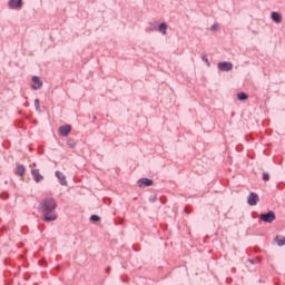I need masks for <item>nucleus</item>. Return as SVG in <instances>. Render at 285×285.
<instances>
[{
  "mask_svg": "<svg viewBox=\"0 0 285 285\" xmlns=\"http://www.w3.org/2000/svg\"><path fill=\"white\" fill-rule=\"evenodd\" d=\"M40 210L45 222H57V200L55 198H45L40 204Z\"/></svg>",
  "mask_w": 285,
  "mask_h": 285,
  "instance_id": "1",
  "label": "nucleus"
},
{
  "mask_svg": "<svg viewBox=\"0 0 285 285\" xmlns=\"http://www.w3.org/2000/svg\"><path fill=\"white\" fill-rule=\"evenodd\" d=\"M259 219L262 222H265V224H273V222H275L276 219L275 212H268L266 214H262L259 216Z\"/></svg>",
  "mask_w": 285,
  "mask_h": 285,
  "instance_id": "2",
  "label": "nucleus"
},
{
  "mask_svg": "<svg viewBox=\"0 0 285 285\" xmlns=\"http://www.w3.org/2000/svg\"><path fill=\"white\" fill-rule=\"evenodd\" d=\"M9 10H21L23 8V0H9Z\"/></svg>",
  "mask_w": 285,
  "mask_h": 285,
  "instance_id": "3",
  "label": "nucleus"
},
{
  "mask_svg": "<svg viewBox=\"0 0 285 285\" xmlns=\"http://www.w3.org/2000/svg\"><path fill=\"white\" fill-rule=\"evenodd\" d=\"M217 68L220 72H230L233 70V63L228 61L218 62Z\"/></svg>",
  "mask_w": 285,
  "mask_h": 285,
  "instance_id": "4",
  "label": "nucleus"
},
{
  "mask_svg": "<svg viewBox=\"0 0 285 285\" xmlns=\"http://www.w3.org/2000/svg\"><path fill=\"white\" fill-rule=\"evenodd\" d=\"M258 203H259V195H257L256 193H250L247 198V204L249 206H257Z\"/></svg>",
  "mask_w": 285,
  "mask_h": 285,
  "instance_id": "5",
  "label": "nucleus"
},
{
  "mask_svg": "<svg viewBox=\"0 0 285 285\" xmlns=\"http://www.w3.org/2000/svg\"><path fill=\"white\" fill-rule=\"evenodd\" d=\"M31 81H33V83H36V85L31 86V88L33 90H39V89L43 88V82L41 81V79L38 76H33L31 78Z\"/></svg>",
  "mask_w": 285,
  "mask_h": 285,
  "instance_id": "6",
  "label": "nucleus"
},
{
  "mask_svg": "<svg viewBox=\"0 0 285 285\" xmlns=\"http://www.w3.org/2000/svg\"><path fill=\"white\" fill-rule=\"evenodd\" d=\"M72 130V126L70 125H65L59 127V132L61 137H68L70 135V131Z\"/></svg>",
  "mask_w": 285,
  "mask_h": 285,
  "instance_id": "7",
  "label": "nucleus"
},
{
  "mask_svg": "<svg viewBox=\"0 0 285 285\" xmlns=\"http://www.w3.org/2000/svg\"><path fill=\"white\" fill-rule=\"evenodd\" d=\"M56 177L59 179L60 186H68V180L66 179V175H63V173L57 170Z\"/></svg>",
  "mask_w": 285,
  "mask_h": 285,
  "instance_id": "8",
  "label": "nucleus"
},
{
  "mask_svg": "<svg viewBox=\"0 0 285 285\" xmlns=\"http://www.w3.org/2000/svg\"><path fill=\"white\" fill-rule=\"evenodd\" d=\"M139 188H146L148 186H153V179L149 178H140L138 180Z\"/></svg>",
  "mask_w": 285,
  "mask_h": 285,
  "instance_id": "9",
  "label": "nucleus"
},
{
  "mask_svg": "<svg viewBox=\"0 0 285 285\" xmlns=\"http://www.w3.org/2000/svg\"><path fill=\"white\" fill-rule=\"evenodd\" d=\"M31 175H32L33 180L36 181V184H39V181H43V176L40 175L39 169H32Z\"/></svg>",
  "mask_w": 285,
  "mask_h": 285,
  "instance_id": "10",
  "label": "nucleus"
},
{
  "mask_svg": "<svg viewBox=\"0 0 285 285\" xmlns=\"http://www.w3.org/2000/svg\"><path fill=\"white\" fill-rule=\"evenodd\" d=\"M271 19L275 22V23H282V14L277 11H273L271 14Z\"/></svg>",
  "mask_w": 285,
  "mask_h": 285,
  "instance_id": "11",
  "label": "nucleus"
},
{
  "mask_svg": "<svg viewBox=\"0 0 285 285\" xmlns=\"http://www.w3.org/2000/svg\"><path fill=\"white\" fill-rule=\"evenodd\" d=\"M158 32H160V35L166 36L168 32V24L166 22H163L158 26Z\"/></svg>",
  "mask_w": 285,
  "mask_h": 285,
  "instance_id": "12",
  "label": "nucleus"
},
{
  "mask_svg": "<svg viewBox=\"0 0 285 285\" xmlns=\"http://www.w3.org/2000/svg\"><path fill=\"white\" fill-rule=\"evenodd\" d=\"M16 174H18L19 177H23V175H26V167L23 165H18L16 168Z\"/></svg>",
  "mask_w": 285,
  "mask_h": 285,
  "instance_id": "13",
  "label": "nucleus"
},
{
  "mask_svg": "<svg viewBox=\"0 0 285 285\" xmlns=\"http://www.w3.org/2000/svg\"><path fill=\"white\" fill-rule=\"evenodd\" d=\"M274 242L277 243V246H284L285 245V237L284 236H276L274 238Z\"/></svg>",
  "mask_w": 285,
  "mask_h": 285,
  "instance_id": "14",
  "label": "nucleus"
},
{
  "mask_svg": "<svg viewBox=\"0 0 285 285\" xmlns=\"http://www.w3.org/2000/svg\"><path fill=\"white\" fill-rule=\"evenodd\" d=\"M237 99L239 101H246V99H248V95H246L245 92H239L237 94Z\"/></svg>",
  "mask_w": 285,
  "mask_h": 285,
  "instance_id": "15",
  "label": "nucleus"
},
{
  "mask_svg": "<svg viewBox=\"0 0 285 285\" xmlns=\"http://www.w3.org/2000/svg\"><path fill=\"white\" fill-rule=\"evenodd\" d=\"M158 28H159V26L154 24V23H150V24H149V32L158 31Z\"/></svg>",
  "mask_w": 285,
  "mask_h": 285,
  "instance_id": "16",
  "label": "nucleus"
},
{
  "mask_svg": "<svg viewBox=\"0 0 285 285\" xmlns=\"http://www.w3.org/2000/svg\"><path fill=\"white\" fill-rule=\"evenodd\" d=\"M67 144L69 148H75V146H77V141H75V139H69Z\"/></svg>",
  "mask_w": 285,
  "mask_h": 285,
  "instance_id": "17",
  "label": "nucleus"
},
{
  "mask_svg": "<svg viewBox=\"0 0 285 285\" xmlns=\"http://www.w3.org/2000/svg\"><path fill=\"white\" fill-rule=\"evenodd\" d=\"M90 220L91 222H101V217H99L98 215H91Z\"/></svg>",
  "mask_w": 285,
  "mask_h": 285,
  "instance_id": "18",
  "label": "nucleus"
},
{
  "mask_svg": "<svg viewBox=\"0 0 285 285\" xmlns=\"http://www.w3.org/2000/svg\"><path fill=\"white\" fill-rule=\"evenodd\" d=\"M268 179H271V176L267 173H264L263 174V180L268 181Z\"/></svg>",
  "mask_w": 285,
  "mask_h": 285,
  "instance_id": "19",
  "label": "nucleus"
},
{
  "mask_svg": "<svg viewBox=\"0 0 285 285\" xmlns=\"http://www.w3.org/2000/svg\"><path fill=\"white\" fill-rule=\"evenodd\" d=\"M217 28H218L217 23H214L210 28L212 32H217Z\"/></svg>",
  "mask_w": 285,
  "mask_h": 285,
  "instance_id": "20",
  "label": "nucleus"
},
{
  "mask_svg": "<svg viewBox=\"0 0 285 285\" xmlns=\"http://www.w3.org/2000/svg\"><path fill=\"white\" fill-rule=\"evenodd\" d=\"M203 61H205V63H207V66H210V61H208V58L206 56H203Z\"/></svg>",
  "mask_w": 285,
  "mask_h": 285,
  "instance_id": "21",
  "label": "nucleus"
},
{
  "mask_svg": "<svg viewBox=\"0 0 285 285\" xmlns=\"http://www.w3.org/2000/svg\"><path fill=\"white\" fill-rule=\"evenodd\" d=\"M35 107H36V110H39V99L35 100Z\"/></svg>",
  "mask_w": 285,
  "mask_h": 285,
  "instance_id": "22",
  "label": "nucleus"
},
{
  "mask_svg": "<svg viewBox=\"0 0 285 285\" xmlns=\"http://www.w3.org/2000/svg\"><path fill=\"white\" fill-rule=\"evenodd\" d=\"M149 202H153V203L157 202V196L149 198Z\"/></svg>",
  "mask_w": 285,
  "mask_h": 285,
  "instance_id": "23",
  "label": "nucleus"
}]
</instances>
